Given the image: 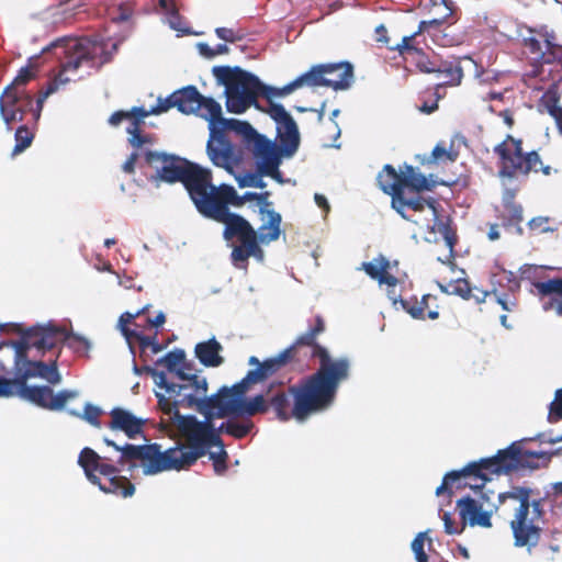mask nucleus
Returning <instances> with one entry per match:
<instances>
[{
    "mask_svg": "<svg viewBox=\"0 0 562 562\" xmlns=\"http://www.w3.org/2000/svg\"><path fill=\"white\" fill-rule=\"evenodd\" d=\"M434 75L437 79L436 93H438L440 88L459 86L463 78V69L459 61L442 60Z\"/></svg>",
    "mask_w": 562,
    "mask_h": 562,
    "instance_id": "31",
    "label": "nucleus"
},
{
    "mask_svg": "<svg viewBox=\"0 0 562 562\" xmlns=\"http://www.w3.org/2000/svg\"><path fill=\"white\" fill-rule=\"evenodd\" d=\"M491 284L493 294H496L499 288H503L510 293L518 291L520 288V283L514 272L507 271L503 268L497 272L492 273Z\"/></svg>",
    "mask_w": 562,
    "mask_h": 562,
    "instance_id": "37",
    "label": "nucleus"
},
{
    "mask_svg": "<svg viewBox=\"0 0 562 562\" xmlns=\"http://www.w3.org/2000/svg\"><path fill=\"white\" fill-rule=\"evenodd\" d=\"M209 218L224 224L223 237L225 240L238 241L237 245L233 246L231 252V261L235 268L246 270L250 257L263 262L265 251L260 246V243H262L260 233L258 234L246 218L241 215Z\"/></svg>",
    "mask_w": 562,
    "mask_h": 562,
    "instance_id": "9",
    "label": "nucleus"
},
{
    "mask_svg": "<svg viewBox=\"0 0 562 562\" xmlns=\"http://www.w3.org/2000/svg\"><path fill=\"white\" fill-rule=\"evenodd\" d=\"M341 68L340 65H315L307 72L296 78L300 83V88L303 86L307 87H327L335 91L346 90V80L339 79H325L326 74L333 72L335 68Z\"/></svg>",
    "mask_w": 562,
    "mask_h": 562,
    "instance_id": "27",
    "label": "nucleus"
},
{
    "mask_svg": "<svg viewBox=\"0 0 562 562\" xmlns=\"http://www.w3.org/2000/svg\"><path fill=\"white\" fill-rule=\"evenodd\" d=\"M551 80L552 82L541 95L538 106L541 112H547L554 120L559 133L562 134V106L560 105L561 95L559 93V86L562 83V70L551 76Z\"/></svg>",
    "mask_w": 562,
    "mask_h": 562,
    "instance_id": "26",
    "label": "nucleus"
},
{
    "mask_svg": "<svg viewBox=\"0 0 562 562\" xmlns=\"http://www.w3.org/2000/svg\"><path fill=\"white\" fill-rule=\"evenodd\" d=\"M130 125L126 128L127 134L142 132L144 120L149 116L148 111L143 106H134L128 111Z\"/></svg>",
    "mask_w": 562,
    "mask_h": 562,
    "instance_id": "48",
    "label": "nucleus"
},
{
    "mask_svg": "<svg viewBox=\"0 0 562 562\" xmlns=\"http://www.w3.org/2000/svg\"><path fill=\"white\" fill-rule=\"evenodd\" d=\"M325 331V322L321 315L315 317V324L307 331L300 335L295 341L272 358H268L262 362L270 370L272 374L278 373L285 368L290 362L296 360L300 349L302 347L311 348V357L318 360L317 348L327 349L317 342V337Z\"/></svg>",
    "mask_w": 562,
    "mask_h": 562,
    "instance_id": "16",
    "label": "nucleus"
},
{
    "mask_svg": "<svg viewBox=\"0 0 562 562\" xmlns=\"http://www.w3.org/2000/svg\"><path fill=\"white\" fill-rule=\"evenodd\" d=\"M223 347L215 339L211 338L206 341L196 344L194 348L195 357L205 367H218L224 362L223 357L220 355Z\"/></svg>",
    "mask_w": 562,
    "mask_h": 562,
    "instance_id": "33",
    "label": "nucleus"
},
{
    "mask_svg": "<svg viewBox=\"0 0 562 562\" xmlns=\"http://www.w3.org/2000/svg\"><path fill=\"white\" fill-rule=\"evenodd\" d=\"M442 21L438 19H434L430 21H422L418 25V30L407 36H404L401 43L390 46L391 50H397L398 54L405 58L413 57L416 53H418L422 48H419L417 37L425 31H427L431 26L441 25Z\"/></svg>",
    "mask_w": 562,
    "mask_h": 562,
    "instance_id": "32",
    "label": "nucleus"
},
{
    "mask_svg": "<svg viewBox=\"0 0 562 562\" xmlns=\"http://www.w3.org/2000/svg\"><path fill=\"white\" fill-rule=\"evenodd\" d=\"M257 203L259 205V213L262 216H267L268 221L259 227L260 240L262 243L274 241L281 234V215L274 210L270 209L272 203L269 201L270 192L265 191L258 194Z\"/></svg>",
    "mask_w": 562,
    "mask_h": 562,
    "instance_id": "23",
    "label": "nucleus"
},
{
    "mask_svg": "<svg viewBox=\"0 0 562 562\" xmlns=\"http://www.w3.org/2000/svg\"><path fill=\"white\" fill-rule=\"evenodd\" d=\"M104 443L113 447L116 451L121 452L117 460V465L109 461L106 457H101L93 449L83 448L78 458V464L83 469L87 479L94 485H98L101 491L112 493L122 497H130L135 493V486L131 481L120 475L121 468L124 467L125 461L139 460L143 462L147 445L135 446L125 443L119 446L115 441L104 438Z\"/></svg>",
    "mask_w": 562,
    "mask_h": 562,
    "instance_id": "4",
    "label": "nucleus"
},
{
    "mask_svg": "<svg viewBox=\"0 0 562 562\" xmlns=\"http://www.w3.org/2000/svg\"><path fill=\"white\" fill-rule=\"evenodd\" d=\"M157 363L164 364L175 379L193 371L192 363L187 361L184 350L178 348L166 353Z\"/></svg>",
    "mask_w": 562,
    "mask_h": 562,
    "instance_id": "34",
    "label": "nucleus"
},
{
    "mask_svg": "<svg viewBox=\"0 0 562 562\" xmlns=\"http://www.w3.org/2000/svg\"><path fill=\"white\" fill-rule=\"evenodd\" d=\"M426 541L431 543V539L428 538V532L423 531L417 533L412 542V550L415 554L417 562H428V555L424 549Z\"/></svg>",
    "mask_w": 562,
    "mask_h": 562,
    "instance_id": "50",
    "label": "nucleus"
},
{
    "mask_svg": "<svg viewBox=\"0 0 562 562\" xmlns=\"http://www.w3.org/2000/svg\"><path fill=\"white\" fill-rule=\"evenodd\" d=\"M19 381L15 379H5L0 376V397L12 396L18 392Z\"/></svg>",
    "mask_w": 562,
    "mask_h": 562,
    "instance_id": "60",
    "label": "nucleus"
},
{
    "mask_svg": "<svg viewBox=\"0 0 562 562\" xmlns=\"http://www.w3.org/2000/svg\"><path fill=\"white\" fill-rule=\"evenodd\" d=\"M76 416H79V414L74 413ZM102 414V411L100 407L94 406L90 403H87L83 408V414L80 415L86 422H88L93 427L100 428V416Z\"/></svg>",
    "mask_w": 562,
    "mask_h": 562,
    "instance_id": "55",
    "label": "nucleus"
},
{
    "mask_svg": "<svg viewBox=\"0 0 562 562\" xmlns=\"http://www.w3.org/2000/svg\"><path fill=\"white\" fill-rule=\"evenodd\" d=\"M522 46L536 61L531 70L532 77H549L562 70V45L555 43L552 34L529 29L522 36Z\"/></svg>",
    "mask_w": 562,
    "mask_h": 562,
    "instance_id": "11",
    "label": "nucleus"
},
{
    "mask_svg": "<svg viewBox=\"0 0 562 562\" xmlns=\"http://www.w3.org/2000/svg\"><path fill=\"white\" fill-rule=\"evenodd\" d=\"M250 385H252V382L247 381L246 375L241 381H239L238 383L234 384L231 389H228L229 396L227 398L241 400L240 397L248 391Z\"/></svg>",
    "mask_w": 562,
    "mask_h": 562,
    "instance_id": "62",
    "label": "nucleus"
},
{
    "mask_svg": "<svg viewBox=\"0 0 562 562\" xmlns=\"http://www.w3.org/2000/svg\"><path fill=\"white\" fill-rule=\"evenodd\" d=\"M148 166L155 169L151 180L173 184L180 182L190 160L175 154L147 150L144 155Z\"/></svg>",
    "mask_w": 562,
    "mask_h": 562,
    "instance_id": "18",
    "label": "nucleus"
},
{
    "mask_svg": "<svg viewBox=\"0 0 562 562\" xmlns=\"http://www.w3.org/2000/svg\"><path fill=\"white\" fill-rule=\"evenodd\" d=\"M228 396V387H222L216 395L207 397L205 394L204 396H201L194 407L201 414L205 415L207 420H211L213 409H217L215 416L218 418L235 415V411H231V408H228L232 403H235V398H227Z\"/></svg>",
    "mask_w": 562,
    "mask_h": 562,
    "instance_id": "28",
    "label": "nucleus"
},
{
    "mask_svg": "<svg viewBox=\"0 0 562 562\" xmlns=\"http://www.w3.org/2000/svg\"><path fill=\"white\" fill-rule=\"evenodd\" d=\"M515 546L528 547V549L536 547L540 540L541 529H513Z\"/></svg>",
    "mask_w": 562,
    "mask_h": 562,
    "instance_id": "41",
    "label": "nucleus"
},
{
    "mask_svg": "<svg viewBox=\"0 0 562 562\" xmlns=\"http://www.w3.org/2000/svg\"><path fill=\"white\" fill-rule=\"evenodd\" d=\"M533 285L540 296H549L548 301L543 302V310L555 311L562 316V278L536 282Z\"/></svg>",
    "mask_w": 562,
    "mask_h": 562,
    "instance_id": "29",
    "label": "nucleus"
},
{
    "mask_svg": "<svg viewBox=\"0 0 562 562\" xmlns=\"http://www.w3.org/2000/svg\"><path fill=\"white\" fill-rule=\"evenodd\" d=\"M540 454L526 451L522 453L519 446L512 443L507 449L499 450L495 456L482 458L468 463L459 471L448 472L441 484L436 488V495H446L451 502L453 495L452 484L463 477L479 480L480 483L470 484L475 496H463L456 502V512L460 527H492V517L496 514L509 527H540L548 522L543 509L544 502L531 501V490L524 486H513L510 491L498 494V504L492 501V491L484 492L486 482L495 474L509 473L520 465L537 468V464L526 460Z\"/></svg>",
    "mask_w": 562,
    "mask_h": 562,
    "instance_id": "1",
    "label": "nucleus"
},
{
    "mask_svg": "<svg viewBox=\"0 0 562 562\" xmlns=\"http://www.w3.org/2000/svg\"><path fill=\"white\" fill-rule=\"evenodd\" d=\"M412 58H413L417 69L425 74H435L436 68H438L442 61L441 59H437V58L430 59L423 52V49H420L418 53H416Z\"/></svg>",
    "mask_w": 562,
    "mask_h": 562,
    "instance_id": "49",
    "label": "nucleus"
},
{
    "mask_svg": "<svg viewBox=\"0 0 562 562\" xmlns=\"http://www.w3.org/2000/svg\"><path fill=\"white\" fill-rule=\"evenodd\" d=\"M213 198V203L206 217L237 215L229 211V205L239 207L245 204L244 195H238L234 187L225 183L217 186Z\"/></svg>",
    "mask_w": 562,
    "mask_h": 562,
    "instance_id": "25",
    "label": "nucleus"
},
{
    "mask_svg": "<svg viewBox=\"0 0 562 562\" xmlns=\"http://www.w3.org/2000/svg\"><path fill=\"white\" fill-rule=\"evenodd\" d=\"M248 363L250 366H255L256 367L255 369L249 370L247 372V381L252 382V384H257V383L263 382L268 378L273 375L270 372V370L266 367V364L262 361H259V359L257 357H255V356H251L249 358Z\"/></svg>",
    "mask_w": 562,
    "mask_h": 562,
    "instance_id": "44",
    "label": "nucleus"
},
{
    "mask_svg": "<svg viewBox=\"0 0 562 562\" xmlns=\"http://www.w3.org/2000/svg\"><path fill=\"white\" fill-rule=\"evenodd\" d=\"M440 290L447 294L459 295L464 300H470L472 296V289L465 279L450 281L447 285L440 284Z\"/></svg>",
    "mask_w": 562,
    "mask_h": 562,
    "instance_id": "45",
    "label": "nucleus"
},
{
    "mask_svg": "<svg viewBox=\"0 0 562 562\" xmlns=\"http://www.w3.org/2000/svg\"><path fill=\"white\" fill-rule=\"evenodd\" d=\"M24 339L27 347H34L38 350H52L61 342H67L69 348H76L72 341L87 344V339L79 335L68 333L66 329L53 325L31 327L24 333Z\"/></svg>",
    "mask_w": 562,
    "mask_h": 562,
    "instance_id": "19",
    "label": "nucleus"
},
{
    "mask_svg": "<svg viewBox=\"0 0 562 562\" xmlns=\"http://www.w3.org/2000/svg\"><path fill=\"white\" fill-rule=\"evenodd\" d=\"M52 390L53 389L47 385L29 386L26 383H23L22 380L18 385L16 394L40 407L48 409L52 400Z\"/></svg>",
    "mask_w": 562,
    "mask_h": 562,
    "instance_id": "36",
    "label": "nucleus"
},
{
    "mask_svg": "<svg viewBox=\"0 0 562 562\" xmlns=\"http://www.w3.org/2000/svg\"><path fill=\"white\" fill-rule=\"evenodd\" d=\"M262 177L263 176H260L258 172L249 173V175L245 176L243 179L238 180V184L240 188L254 187V188L263 189V188H266L267 184L261 179Z\"/></svg>",
    "mask_w": 562,
    "mask_h": 562,
    "instance_id": "61",
    "label": "nucleus"
},
{
    "mask_svg": "<svg viewBox=\"0 0 562 562\" xmlns=\"http://www.w3.org/2000/svg\"><path fill=\"white\" fill-rule=\"evenodd\" d=\"M248 363L250 366H255L256 367L255 369L249 370L247 372V381L252 382V384H257V383L263 382L268 378L273 375L270 372V370L266 367V364L262 361H259V359L257 357H255V356H251L249 358Z\"/></svg>",
    "mask_w": 562,
    "mask_h": 562,
    "instance_id": "42",
    "label": "nucleus"
},
{
    "mask_svg": "<svg viewBox=\"0 0 562 562\" xmlns=\"http://www.w3.org/2000/svg\"><path fill=\"white\" fill-rule=\"evenodd\" d=\"M326 65H340L341 68H335L333 72L326 74L325 79H344L346 80V89L350 88L353 82V66L349 61H339V63H327Z\"/></svg>",
    "mask_w": 562,
    "mask_h": 562,
    "instance_id": "46",
    "label": "nucleus"
},
{
    "mask_svg": "<svg viewBox=\"0 0 562 562\" xmlns=\"http://www.w3.org/2000/svg\"><path fill=\"white\" fill-rule=\"evenodd\" d=\"M318 368L312 374L286 390L269 393L270 409L280 422H306L311 416L329 409L339 386L350 376L351 363L347 357L334 358L328 349L317 348Z\"/></svg>",
    "mask_w": 562,
    "mask_h": 562,
    "instance_id": "2",
    "label": "nucleus"
},
{
    "mask_svg": "<svg viewBox=\"0 0 562 562\" xmlns=\"http://www.w3.org/2000/svg\"><path fill=\"white\" fill-rule=\"evenodd\" d=\"M14 137L15 145L12 154L18 155L31 146L34 138V134L26 125H21L16 128Z\"/></svg>",
    "mask_w": 562,
    "mask_h": 562,
    "instance_id": "47",
    "label": "nucleus"
},
{
    "mask_svg": "<svg viewBox=\"0 0 562 562\" xmlns=\"http://www.w3.org/2000/svg\"><path fill=\"white\" fill-rule=\"evenodd\" d=\"M551 413L562 418V389L555 392V400L551 403Z\"/></svg>",
    "mask_w": 562,
    "mask_h": 562,
    "instance_id": "64",
    "label": "nucleus"
},
{
    "mask_svg": "<svg viewBox=\"0 0 562 562\" xmlns=\"http://www.w3.org/2000/svg\"><path fill=\"white\" fill-rule=\"evenodd\" d=\"M451 27L448 26L442 32L441 45L442 46H458L464 42V35L453 34Z\"/></svg>",
    "mask_w": 562,
    "mask_h": 562,
    "instance_id": "59",
    "label": "nucleus"
},
{
    "mask_svg": "<svg viewBox=\"0 0 562 562\" xmlns=\"http://www.w3.org/2000/svg\"><path fill=\"white\" fill-rule=\"evenodd\" d=\"M231 411H235V415L255 416L257 414H266L270 409L269 392L267 398L262 394H258L250 401L235 398V403L228 406Z\"/></svg>",
    "mask_w": 562,
    "mask_h": 562,
    "instance_id": "35",
    "label": "nucleus"
},
{
    "mask_svg": "<svg viewBox=\"0 0 562 562\" xmlns=\"http://www.w3.org/2000/svg\"><path fill=\"white\" fill-rule=\"evenodd\" d=\"M267 101L268 108L265 111L277 123L278 135L281 136L285 151L295 154L300 146V134L294 119L282 104Z\"/></svg>",
    "mask_w": 562,
    "mask_h": 562,
    "instance_id": "21",
    "label": "nucleus"
},
{
    "mask_svg": "<svg viewBox=\"0 0 562 562\" xmlns=\"http://www.w3.org/2000/svg\"><path fill=\"white\" fill-rule=\"evenodd\" d=\"M220 447V452H210V459L213 461L214 471L217 474H222L226 471L227 464V452L224 449V443L222 442V446Z\"/></svg>",
    "mask_w": 562,
    "mask_h": 562,
    "instance_id": "56",
    "label": "nucleus"
},
{
    "mask_svg": "<svg viewBox=\"0 0 562 562\" xmlns=\"http://www.w3.org/2000/svg\"><path fill=\"white\" fill-rule=\"evenodd\" d=\"M505 217L509 224L517 225L522 222V206L515 202V191L506 190L503 198Z\"/></svg>",
    "mask_w": 562,
    "mask_h": 562,
    "instance_id": "38",
    "label": "nucleus"
},
{
    "mask_svg": "<svg viewBox=\"0 0 562 562\" xmlns=\"http://www.w3.org/2000/svg\"><path fill=\"white\" fill-rule=\"evenodd\" d=\"M225 130H231L240 134L248 149L256 160V169L260 176L272 178L279 183H283L280 165L282 157H292L294 154H288L279 136V145L259 134L248 122L229 119L225 121Z\"/></svg>",
    "mask_w": 562,
    "mask_h": 562,
    "instance_id": "7",
    "label": "nucleus"
},
{
    "mask_svg": "<svg viewBox=\"0 0 562 562\" xmlns=\"http://www.w3.org/2000/svg\"><path fill=\"white\" fill-rule=\"evenodd\" d=\"M458 156L459 153L457 150H453L452 146L450 147V149H447L445 146L438 144L434 147L428 164L446 160L454 162L458 159Z\"/></svg>",
    "mask_w": 562,
    "mask_h": 562,
    "instance_id": "51",
    "label": "nucleus"
},
{
    "mask_svg": "<svg viewBox=\"0 0 562 562\" xmlns=\"http://www.w3.org/2000/svg\"><path fill=\"white\" fill-rule=\"evenodd\" d=\"M392 207L406 221L422 229L434 231L432 222L437 218L436 201L424 198L406 199L404 193L391 195Z\"/></svg>",
    "mask_w": 562,
    "mask_h": 562,
    "instance_id": "17",
    "label": "nucleus"
},
{
    "mask_svg": "<svg viewBox=\"0 0 562 562\" xmlns=\"http://www.w3.org/2000/svg\"><path fill=\"white\" fill-rule=\"evenodd\" d=\"M432 225L435 227L432 232L439 233L443 237L449 249L452 251L458 241V236L456 228L451 225V221L449 218L447 221H439L437 217L432 222Z\"/></svg>",
    "mask_w": 562,
    "mask_h": 562,
    "instance_id": "39",
    "label": "nucleus"
},
{
    "mask_svg": "<svg viewBox=\"0 0 562 562\" xmlns=\"http://www.w3.org/2000/svg\"><path fill=\"white\" fill-rule=\"evenodd\" d=\"M170 419L175 422L177 429L182 438L186 439V445H178L177 447L183 452L184 460L190 467L196 460L205 456L209 448L213 446H222V439L218 431L214 428L211 420L200 422L193 415L183 416L180 412L169 415Z\"/></svg>",
    "mask_w": 562,
    "mask_h": 562,
    "instance_id": "10",
    "label": "nucleus"
},
{
    "mask_svg": "<svg viewBox=\"0 0 562 562\" xmlns=\"http://www.w3.org/2000/svg\"><path fill=\"white\" fill-rule=\"evenodd\" d=\"M252 426L254 424L251 422L238 423L235 420H228L226 423H223L216 430L218 431V434L225 432L236 439H241L250 432Z\"/></svg>",
    "mask_w": 562,
    "mask_h": 562,
    "instance_id": "40",
    "label": "nucleus"
},
{
    "mask_svg": "<svg viewBox=\"0 0 562 562\" xmlns=\"http://www.w3.org/2000/svg\"><path fill=\"white\" fill-rule=\"evenodd\" d=\"M172 93L179 112L195 114L206 120L212 133L216 125L225 130V121H229V119L222 116V106L213 98L202 95L195 86H187Z\"/></svg>",
    "mask_w": 562,
    "mask_h": 562,
    "instance_id": "13",
    "label": "nucleus"
},
{
    "mask_svg": "<svg viewBox=\"0 0 562 562\" xmlns=\"http://www.w3.org/2000/svg\"><path fill=\"white\" fill-rule=\"evenodd\" d=\"M224 131L225 130L220 125L214 127V133L211 132L206 150L211 161L215 166L232 170L235 164L234 148L231 142L225 137Z\"/></svg>",
    "mask_w": 562,
    "mask_h": 562,
    "instance_id": "22",
    "label": "nucleus"
},
{
    "mask_svg": "<svg viewBox=\"0 0 562 562\" xmlns=\"http://www.w3.org/2000/svg\"><path fill=\"white\" fill-rule=\"evenodd\" d=\"M171 108H176V101L173 99V93H171L168 98L161 99L159 98L157 104L153 106L150 110H147L149 115H158L164 112H167Z\"/></svg>",
    "mask_w": 562,
    "mask_h": 562,
    "instance_id": "57",
    "label": "nucleus"
},
{
    "mask_svg": "<svg viewBox=\"0 0 562 562\" xmlns=\"http://www.w3.org/2000/svg\"><path fill=\"white\" fill-rule=\"evenodd\" d=\"M528 227L536 234H542L552 232L553 229L549 226V217L539 216L529 221Z\"/></svg>",
    "mask_w": 562,
    "mask_h": 562,
    "instance_id": "58",
    "label": "nucleus"
},
{
    "mask_svg": "<svg viewBox=\"0 0 562 562\" xmlns=\"http://www.w3.org/2000/svg\"><path fill=\"white\" fill-rule=\"evenodd\" d=\"M123 334L127 339L134 338L138 342L139 349L143 352L148 349L150 345H153L154 339L157 338V334L154 336H147L125 327H123Z\"/></svg>",
    "mask_w": 562,
    "mask_h": 562,
    "instance_id": "54",
    "label": "nucleus"
},
{
    "mask_svg": "<svg viewBox=\"0 0 562 562\" xmlns=\"http://www.w3.org/2000/svg\"><path fill=\"white\" fill-rule=\"evenodd\" d=\"M55 48L60 49L56 53L59 71L45 90L40 92L36 101L26 91H12V87H5L0 95V115L9 131L12 130V123L23 121L27 113H32L36 122L41 116L44 101L56 92L59 86L72 80L69 74L77 72L81 67H100L108 61L103 47L88 40H68L63 45L56 44Z\"/></svg>",
    "mask_w": 562,
    "mask_h": 562,
    "instance_id": "3",
    "label": "nucleus"
},
{
    "mask_svg": "<svg viewBox=\"0 0 562 562\" xmlns=\"http://www.w3.org/2000/svg\"><path fill=\"white\" fill-rule=\"evenodd\" d=\"M142 465L145 474H156L167 470L179 471L190 467L180 448L176 446L160 451V446L157 443L146 446Z\"/></svg>",
    "mask_w": 562,
    "mask_h": 562,
    "instance_id": "20",
    "label": "nucleus"
},
{
    "mask_svg": "<svg viewBox=\"0 0 562 562\" xmlns=\"http://www.w3.org/2000/svg\"><path fill=\"white\" fill-rule=\"evenodd\" d=\"M398 262H391L383 255H379L372 261L362 262L361 269L373 280L378 281L380 285H386L387 297L396 304L401 302L403 308L414 318L417 319H437L439 313L437 305L431 308L429 301H436L437 297L430 294H424L420 300L416 296L409 299H402L400 292L396 291V286L400 283V279L392 273L394 267H397Z\"/></svg>",
    "mask_w": 562,
    "mask_h": 562,
    "instance_id": "8",
    "label": "nucleus"
},
{
    "mask_svg": "<svg viewBox=\"0 0 562 562\" xmlns=\"http://www.w3.org/2000/svg\"><path fill=\"white\" fill-rule=\"evenodd\" d=\"M248 363L250 366H255L256 367L255 369L249 370L247 372V381L252 382V384H257V383L263 382L268 378L273 375L270 372V370L266 367V364L262 361H259V359L257 357H255V356H251L249 358Z\"/></svg>",
    "mask_w": 562,
    "mask_h": 562,
    "instance_id": "43",
    "label": "nucleus"
},
{
    "mask_svg": "<svg viewBox=\"0 0 562 562\" xmlns=\"http://www.w3.org/2000/svg\"><path fill=\"white\" fill-rule=\"evenodd\" d=\"M128 135H130L128 143L131 144L132 147H134L136 149L140 148L143 145L150 142L149 136L142 134V132L131 133Z\"/></svg>",
    "mask_w": 562,
    "mask_h": 562,
    "instance_id": "63",
    "label": "nucleus"
},
{
    "mask_svg": "<svg viewBox=\"0 0 562 562\" xmlns=\"http://www.w3.org/2000/svg\"><path fill=\"white\" fill-rule=\"evenodd\" d=\"M498 157V176L514 179L519 176H528L531 171L537 172V165H541V158L536 150L522 151V140L512 135L494 147Z\"/></svg>",
    "mask_w": 562,
    "mask_h": 562,
    "instance_id": "12",
    "label": "nucleus"
},
{
    "mask_svg": "<svg viewBox=\"0 0 562 562\" xmlns=\"http://www.w3.org/2000/svg\"><path fill=\"white\" fill-rule=\"evenodd\" d=\"M212 171L191 161L180 183L183 184L198 212L206 217L216 193Z\"/></svg>",
    "mask_w": 562,
    "mask_h": 562,
    "instance_id": "15",
    "label": "nucleus"
},
{
    "mask_svg": "<svg viewBox=\"0 0 562 562\" xmlns=\"http://www.w3.org/2000/svg\"><path fill=\"white\" fill-rule=\"evenodd\" d=\"M217 81L225 87L226 109L231 113H244L251 105L261 109L258 97L271 100L273 97H284L300 88L295 79L282 88H273L262 83L259 78L239 67L217 66L213 68Z\"/></svg>",
    "mask_w": 562,
    "mask_h": 562,
    "instance_id": "5",
    "label": "nucleus"
},
{
    "mask_svg": "<svg viewBox=\"0 0 562 562\" xmlns=\"http://www.w3.org/2000/svg\"><path fill=\"white\" fill-rule=\"evenodd\" d=\"M77 395L78 394L76 391L63 390L57 394H54V391L52 390V400L48 405V409L60 411L65 407L69 400L75 398Z\"/></svg>",
    "mask_w": 562,
    "mask_h": 562,
    "instance_id": "52",
    "label": "nucleus"
},
{
    "mask_svg": "<svg viewBox=\"0 0 562 562\" xmlns=\"http://www.w3.org/2000/svg\"><path fill=\"white\" fill-rule=\"evenodd\" d=\"M35 376L42 378L53 385L59 384L61 375L57 368V360L55 359L50 363H45L43 361H27L26 370L16 376V380L19 382L23 380V383H26L29 378Z\"/></svg>",
    "mask_w": 562,
    "mask_h": 562,
    "instance_id": "30",
    "label": "nucleus"
},
{
    "mask_svg": "<svg viewBox=\"0 0 562 562\" xmlns=\"http://www.w3.org/2000/svg\"><path fill=\"white\" fill-rule=\"evenodd\" d=\"M110 417L109 429L122 431L128 439H136L138 436L144 437L145 419L136 417L131 412L121 407L111 409Z\"/></svg>",
    "mask_w": 562,
    "mask_h": 562,
    "instance_id": "24",
    "label": "nucleus"
},
{
    "mask_svg": "<svg viewBox=\"0 0 562 562\" xmlns=\"http://www.w3.org/2000/svg\"><path fill=\"white\" fill-rule=\"evenodd\" d=\"M144 371L154 378L156 385L164 392H156L158 406L165 415L176 414L179 407L193 408L198 400L207 393L205 378L193 371L181 375L176 381H169L167 374L151 367H144Z\"/></svg>",
    "mask_w": 562,
    "mask_h": 562,
    "instance_id": "6",
    "label": "nucleus"
},
{
    "mask_svg": "<svg viewBox=\"0 0 562 562\" xmlns=\"http://www.w3.org/2000/svg\"><path fill=\"white\" fill-rule=\"evenodd\" d=\"M34 78L35 72L30 67H23L19 70L16 77L8 87H12V91H25L22 87Z\"/></svg>",
    "mask_w": 562,
    "mask_h": 562,
    "instance_id": "53",
    "label": "nucleus"
},
{
    "mask_svg": "<svg viewBox=\"0 0 562 562\" xmlns=\"http://www.w3.org/2000/svg\"><path fill=\"white\" fill-rule=\"evenodd\" d=\"M376 182L385 194L397 196L404 193L405 189L422 192L435 188V182H429L423 173L417 172L411 165H404L400 172L392 165H385L378 173Z\"/></svg>",
    "mask_w": 562,
    "mask_h": 562,
    "instance_id": "14",
    "label": "nucleus"
}]
</instances>
